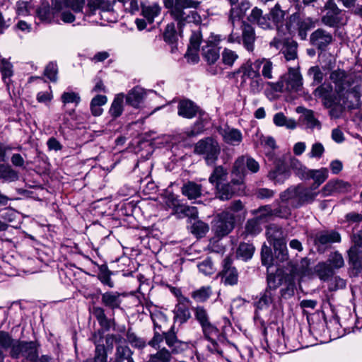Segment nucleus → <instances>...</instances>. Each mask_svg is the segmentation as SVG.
I'll use <instances>...</instances> for the list:
<instances>
[{
    "label": "nucleus",
    "mask_w": 362,
    "mask_h": 362,
    "mask_svg": "<svg viewBox=\"0 0 362 362\" xmlns=\"http://www.w3.org/2000/svg\"><path fill=\"white\" fill-rule=\"evenodd\" d=\"M163 1L165 8L168 10L170 16L177 22L180 28L186 23H201V16L197 11H185L186 8H198L201 4L200 1L197 0H163Z\"/></svg>",
    "instance_id": "obj_1"
},
{
    "label": "nucleus",
    "mask_w": 362,
    "mask_h": 362,
    "mask_svg": "<svg viewBox=\"0 0 362 362\" xmlns=\"http://www.w3.org/2000/svg\"><path fill=\"white\" fill-rule=\"evenodd\" d=\"M37 344L34 341H19L14 340L9 333L0 331V347L11 350V356L18 358L20 354L23 356V362H37Z\"/></svg>",
    "instance_id": "obj_2"
},
{
    "label": "nucleus",
    "mask_w": 362,
    "mask_h": 362,
    "mask_svg": "<svg viewBox=\"0 0 362 362\" xmlns=\"http://www.w3.org/2000/svg\"><path fill=\"white\" fill-rule=\"evenodd\" d=\"M267 86L275 92L297 93L303 88V78L298 69L289 68L277 82H268Z\"/></svg>",
    "instance_id": "obj_3"
},
{
    "label": "nucleus",
    "mask_w": 362,
    "mask_h": 362,
    "mask_svg": "<svg viewBox=\"0 0 362 362\" xmlns=\"http://www.w3.org/2000/svg\"><path fill=\"white\" fill-rule=\"evenodd\" d=\"M330 80L335 85V90L339 97L349 98L353 96L356 100L359 98V93L354 89L351 90L350 87L354 83L352 75L346 74L344 71L338 69L332 71L330 74Z\"/></svg>",
    "instance_id": "obj_4"
},
{
    "label": "nucleus",
    "mask_w": 362,
    "mask_h": 362,
    "mask_svg": "<svg viewBox=\"0 0 362 362\" xmlns=\"http://www.w3.org/2000/svg\"><path fill=\"white\" fill-rule=\"evenodd\" d=\"M221 148L216 140L207 137L199 141L194 146V152L202 155L207 165L214 164L218 159Z\"/></svg>",
    "instance_id": "obj_5"
},
{
    "label": "nucleus",
    "mask_w": 362,
    "mask_h": 362,
    "mask_svg": "<svg viewBox=\"0 0 362 362\" xmlns=\"http://www.w3.org/2000/svg\"><path fill=\"white\" fill-rule=\"evenodd\" d=\"M268 241L273 245L275 255L281 262L288 259V251L286 242L282 236L281 228L277 226H269L267 230Z\"/></svg>",
    "instance_id": "obj_6"
},
{
    "label": "nucleus",
    "mask_w": 362,
    "mask_h": 362,
    "mask_svg": "<svg viewBox=\"0 0 362 362\" xmlns=\"http://www.w3.org/2000/svg\"><path fill=\"white\" fill-rule=\"evenodd\" d=\"M324 8L326 13L322 17V22L325 25L329 27H337L346 23V18L334 0H328Z\"/></svg>",
    "instance_id": "obj_7"
},
{
    "label": "nucleus",
    "mask_w": 362,
    "mask_h": 362,
    "mask_svg": "<svg viewBox=\"0 0 362 362\" xmlns=\"http://www.w3.org/2000/svg\"><path fill=\"white\" fill-rule=\"evenodd\" d=\"M234 223V214L230 211H223L215 220L214 230L217 236L223 237L233 229Z\"/></svg>",
    "instance_id": "obj_8"
},
{
    "label": "nucleus",
    "mask_w": 362,
    "mask_h": 362,
    "mask_svg": "<svg viewBox=\"0 0 362 362\" xmlns=\"http://www.w3.org/2000/svg\"><path fill=\"white\" fill-rule=\"evenodd\" d=\"M274 296V288H272L271 276L268 277V287L263 293L260 294L259 300L255 302V318H259L261 312L269 310L270 305L273 303Z\"/></svg>",
    "instance_id": "obj_9"
},
{
    "label": "nucleus",
    "mask_w": 362,
    "mask_h": 362,
    "mask_svg": "<svg viewBox=\"0 0 362 362\" xmlns=\"http://www.w3.org/2000/svg\"><path fill=\"white\" fill-rule=\"evenodd\" d=\"M341 236L334 230L320 231L315 235L314 243L318 251L324 252L331 244L339 243Z\"/></svg>",
    "instance_id": "obj_10"
},
{
    "label": "nucleus",
    "mask_w": 362,
    "mask_h": 362,
    "mask_svg": "<svg viewBox=\"0 0 362 362\" xmlns=\"http://www.w3.org/2000/svg\"><path fill=\"white\" fill-rule=\"evenodd\" d=\"M189 303V299L180 293V295L177 296V303L173 310L175 322L183 324L190 318Z\"/></svg>",
    "instance_id": "obj_11"
},
{
    "label": "nucleus",
    "mask_w": 362,
    "mask_h": 362,
    "mask_svg": "<svg viewBox=\"0 0 362 362\" xmlns=\"http://www.w3.org/2000/svg\"><path fill=\"white\" fill-rule=\"evenodd\" d=\"M354 245L349 250V262L359 269L362 267V231H359L353 238Z\"/></svg>",
    "instance_id": "obj_12"
},
{
    "label": "nucleus",
    "mask_w": 362,
    "mask_h": 362,
    "mask_svg": "<svg viewBox=\"0 0 362 362\" xmlns=\"http://www.w3.org/2000/svg\"><path fill=\"white\" fill-rule=\"evenodd\" d=\"M238 73L240 74V86H248L253 80L257 78L260 73L257 68H255V64L252 61L248 60L240 66Z\"/></svg>",
    "instance_id": "obj_13"
},
{
    "label": "nucleus",
    "mask_w": 362,
    "mask_h": 362,
    "mask_svg": "<svg viewBox=\"0 0 362 362\" xmlns=\"http://www.w3.org/2000/svg\"><path fill=\"white\" fill-rule=\"evenodd\" d=\"M216 195L221 200H228L235 194H241L245 189V185L240 188L239 185L230 182L223 183L216 187Z\"/></svg>",
    "instance_id": "obj_14"
},
{
    "label": "nucleus",
    "mask_w": 362,
    "mask_h": 362,
    "mask_svg": "<svg viewBox=\"0 0 362 362\" xmlns=\"http://www.w3.org/2000/svg\"><path fill=\"white\" fill-rule=\"evenodd\" d=\"M290 177V170L287 165L279 160L274 169L268 173V177L275 184H283Z\"/></svg>",
    "instance_id": "obj_15"
},
{
    "label": "nucleus",
    "mask_w": 362,
    "mask_h": 362,
    "mask_svg": "<svg viewBox=\"0 0 362 362\" xmlns=\"http://www.w3.org/2000/svg\"><path fill=\"white\" fill-rule=\"evenodd\" d=\"M349 182L342 180H330L322 189V197H327L334 193H346L350 190Z\"/></svg>",
    "instance_id": "obj_16"
},
{
    "label": "nucleus",
    "mask_w": 362,
    "mask_h": 362,
    "mask_svg": "<svg viewBox=\"0 0 362 362\" xmlns=\"http://www.w3.org/2000/svg\"><path fill=\"white\" fill-rule=\"evenodd\" d=\"M91 340L95 345L94 362H107V351L104 345L101 344L103 341V332L101 330L95 332Z\"/></svg>",
    "instance_id": "obj_17"
},
{
    "label": "nucleus",
    "mask_w": 362,
    "mask_h": 362,
    "mask_svg": "<svg viewBox=\"0 0 362 362\" xmlns=\"http://www.w3.org/2000/svg\"><path fill=\"white\" fill-rule=\"evenodd\" d=\"M332 40V35L321 28L316 30L310 35L311 43L320 49H325Z\"/></svg>",
    "instance_id": "obj_18"
},
{
    "label": "nucleus",
    "mask_w": 362,
    "mask_h": 362,
    "mask_svg": "<svg viewBox=\"0 0 362 362\" xmlns=\"http://www.w3.org/2000/svg\"><path fill=\"white\" fill-rule=\"evenodd\" d=\"M291 22L297 21L298 35L301 40L307 37V32L315 26V22L310 18H300L299 13H295L291 16Z\"/></svg>",
    "instance_id": "obj_19"
},
{
    "label": "nucleus",
    "mask_w": 362,
    "mask_h": 362,
    "mask_svg": "<svg viewBox=\"0 0 362 362\" xmlns=\"http://www.w3.org/2000/svg\"><path fill=\"white\" fill-rule=\"evenodd\" d=\"M245 168L246 157H239L234 163L232 175H235L237 177L232 178V183L233 185H239L240 188L243 187V183H244Z\"/></svg>",
    "instance_id": "obj_20"
},
{
    "label": "nucleus",
    "mask_w": 362,
    "mask_h": 362,
    "mask_svg": "<svg viewBox=\"0 0 362 362\" xmlns=\"http://www.w3.org/2000/svg\"><path fill=\"white\" fill-rule=\"evenodd\" d=\"M242 28V40L244 47L249 52H252L255 47L256 35L254 28L248 23L243 22Z\"/></svg>",
    "instance_id": "obj_21"
},
{
    "label": "nucleus",
    "mask_w": 362,
    "mask_h": 362,
    "mask_svg": "<svg viewBox=\"0 0 362 362\" xmlns=\"http://www.w3.org/2000/svg\"><path fill=\"white\" fill-rule=\"evenodd\" d=\"M147 92L141 87L136 86L129 91L126 102L134 108H139L146 98Z\"/></svg>",
    "instance_id": "obj_22"
},
{
    "label": "nucleus",
    "mask_w": 362,
    "mask_h": 362,
    "mask_svg": "<svg viewBox=\"0 0 362 362\" xmlns=\"http://www.w3.org/2000/svg\"><path fill=\"white\" fill-rule=\"evenodd\" d=\"M223 141L230 145L238 146L243 140V134L241 132L235 128L226 127L219 131Z\"/></svg>",
    "instance_id": "obj_23"
},
{
    "label": "nucleus",
    "mask_w": 362,
    "mask_h": 362,
    "mask_svg": "<svg viewBox=\"0 0 362 362\" xmlns=\"http://www.w3.org/2000/svg\"><path fill=\"white\" fill-rule=\"evenodd\" d=\"M255 68H257L258 71L261 69V76L265 79H272L274 64L273 62L267 58H259L253 61Z\"/></svg>",
    "instance_id": "obj_24"
},
{
    "label": "nucleus",
    "mask_w": 362,
    "mask_h": 362,
    "mask_svg": "<svg viewBox=\"0 0 362 362\" xmlns=\"http://www.w3.org/2000/svg\"><path fill=\"white\" fill-rule=\"evenodd\" d=\"M320 192V191L314 189L313 186L310 188L298 186V199L297 202V207L313 202Z\"/></svg>",
    "instance_id": "obj_25"
},
{
    "label": "nucleus",
    "mask_w": 362,
    "mask_h": 362,
    "mask_svg": "<svg viewBox=\"0 0 362 362\" xmlns=\"http://www.w3.org/2000/svg\"><path fill=\"white\" fill-rule=\"evenodd\" d=\"M54 8L62 10L64 8H70L75 13L82 12L85 5V0H53Z\"/></svg>",
    "instance_id": "obj_26"
},
{
    "label": "nucleus",
    "mask_w": 362,
    "mask_h": 362,
    "mask_svg": "<svg viewBox=\"0 0 362 362\" xmlns=\"http://www.w3.org/2000/svg\"><path fill=\"white\" fill-rule=\"evenodd\" d=\"M202 55L209 65L214 64L220 58V47L216 45H204L202 47Z\"/></svg>",
    "instance_id": "obj_27"
},
{
    "label": "nucleus",
    "mask_w": 362,
    "mask_h": 362,
    "mask_svg": "<svg viewBox=\"0 0 362 362\" xmlns=\"http://www.w3.org/2000/svg\"><path fill=\"white\" fill-rule=\"evenodd\" d=\"M101 302L112 310L119 308L122 303L121 295L114 291L105 292L102 294Z\"/></svg>",
    "instance_id": "obj_28"
},
{
    "label": "nucleus",
    "mask_w": 362,
    "mask_h": 362,
    "mask_svg": "<svg viewBox=\"0 0 362 362\" xmlns=\"http://www.w3.org/2000/svg\"><path fill=\"white\" fill-rule=\"evenodd\" d=\"M223 279L225 284L235 285L238 283V272L235 268L231 267L229 257L224 259Z\"/></svg>",
    "instance_id": "obj_29"
},
{
    "label": "nucleus",
    "mask_w": 362,
    "mask_h": 362,
    "mask_svg": "<svg viewBox=\"0 0 362 362\" xmlns=\"http://www.w3.org/2000/svg\"><path fill=\"white\" fill-rule=\"evenodd\" d=\"M307 176L314 180L312 186L314 187V189H317L319 186L327 179L328 170L326 168H322L318 170H308Z\"/></svg>",
    "instance_id": "obj_30"
},
{
    "label": "nucleus",
    "mask_w": 362,
    "mask_h": 362,
    "mask_svg": "<svg viewBox=\"0 0 362 362\" xmlns=\"http://www.w3.org/2000/svg\"><path fill=\"white\" fill-rule=\"evenodd\" d=\"M198 112V107L190 100H182L178 105V115L185 118L194 117Z\"/></svg>",
    "instance_id": "obj_31"
},
{
    "label": "nucleus",
    "mask_w": 362,
    "mask_h": 362,
    "mask_svg": "<svg viewBox=\"0 0 362 362\" xmlns=\"http://www.w3.org/2000/svg\"><path fill=\"white\" fill-rule=\"evenodd\" d=\"M124 93H119L115 95L108 111L112 118L116 119L122 114L124 110Z\"/></svg>",
    "instance_id": "obj_32"
},
{
    "label": "nucleus",
    "mask_w": 362,
    "mask_h": 362,
    "mask_svg": "<svg viewBox=\"0 0 362 362\" xmlns=\"http://www.w3.org/2000/svg\"><path fill=\"white\" fill-rule=\"evenodd\" d=\"M228 172L221 165L216 166L209 178V181L215 187L222 185L227 180Z\"/></svg>",
    "instance_id": "obj_33"
},
{
    "label": "nucleus",
    "mask_w": 362,
    "mask_h": 362,
    "mask_svg": "<svg viewBox=\"0 0 362 362\" xmlns=\"http://www.w3.org/2000/svg\"><path fill=\"white\" fill-rule=\"evenodd\" d=\"M182 194L189 199H196L202 194V187L193 182H188L182 187Z\"/></svg>",
    "instance_id": "obj_34"
},
{
    "label": "nucleus",
    "mask_w": 362,
    "mask_h": 362,
    "mask_svg": "<svg viewBox=\"0 0 362 362\" xmlns=\"http://www.w3.org/2000/svg\"><path fill=\"white\" fill-rule=\"evenodd\" d=\"M273 122L277 127H285L288 129H295L297 127L295 119L286 117L282 112L274 115Z\"/></svg>",
    "instance_id": "obj_35"
},
{
    "label": "nucleus",
    "mask_w": 362,
    "mask_h": 362,
    "mask_svg": "<svg viewBox=\"0 0 362 362\" xmlns=\"http://www.w3.org/2000/svg\"><path fill=\"white\" fill-rule=\"evenodd\" d=\"M160 6L156 3L151 6L141 5L142 15L150 23H153L154 18L160 14Z\"/></svg>",
    "instance_id": "obj_36"
},
{
    "label": "nucleus",
    "mask_w": 362,
    "mask_h": 362,
    "mask_svg": "<svg viewBox=\"0 0 362 362\" xmlns=\"http://www.w3.org/2000/svg\"><path fill=\"white\" fill-rule=\"evenodd\" d=\"M334 269L327 262H319L315 272L321 280L325 281L333 274Z\"/></svg>",
    "instance_id": "obj_37"
},
{
    "label": "nucleus",
    "mask_w": 362,
    "mask_h": 362,
    "mask_svg": "<svg viewBox=\"0 0 362 362\" xmlns=\"http://www.w3.org/2000/svg\"><path fill=\"white\" fill-rule=\"evenodd\" d=\"M298 186L295 187H290L284 191L281 194V199L283 202H290V204L297 207V202L298 199Z\"/></svg>",
    "instance_id": "obj_38"
},
{
    "label": "nucleus",
    "mask_w": 362,
    "mask_h": 362,
    "mask_svg": "<svg viewBox=\"0 0 362 362\" xmlns=\"http://www.w3.org/2000/svg\"><path fill=\"white\" fill-rule=\"evenodd\" d=\"M171 359V352L163 347L156 354H151L147 362H170Z\"/></svg>",
    "instance_id": "obj_39"
},
{
    "label": "nucleus",
    "mask_w": 362,
    "mask_h": 362,
    "mask_svg": "<svg viewBox=\"0 0 362 362\" xmlns=\"http://www.w3.org/2000/svg\"><path fill=\"white\" fill-rule=\"evenodd\" d=\"M0 71L3 81L8 86L13 74V65L7 59H2L0 62Z\"/></svg>",
    "instance_id": "obj_40"
},
{
    "label": "nucleus",
    "mask_w": 362,
    "mask_h": 362,
    "mask_svg": "<svg viewBox=\"0 0 362 362\" xmlns=\"http://www.w3.org/2000/svg\"><path fill=\"white\" fill-rule=\"evenodd\" d=\"M175 215L179 218L189 217L194 219L198 216V211L195 206L180 205V206L176 209Z\"/></svg>",
    "instance_id": "obj_41"
},
{
    "label": "nucleus",
    "mask_w": 362,
    "mask_h": 362,
    "mask_svg": "<svg viewBox=\"0 0 362 362\" xmlns=\"http://www.w3.org/2000/svg\"><path fill=\"white\" fill-rule=\"evenodd\" d=\"M212 293V290L211 286H202L199 289L194 291L191 296L192 298L197 301V302H205L209 299Z\"/></svg>",
    "instance_id": "obj_42"
},
{
    "label": "nucleus",
    "mask_w": 362,
    "mask_h": 362,
    "mask_svg": "<svg viewBox=\"0 0 362 362\" xmlns=\"http://www.w3.org/2000/svg\"><path fill=\"white\" fill-rule=\"evenodd\" d=\"M162 203L168 209L173 210V214H176V209L180 206L179 200L173 193L166 192L162 197Z\"/></svg>",
    "instance_id": "obj_43"
},
{
    "label": "nucleus",
    "mask_w": 362,
    "mask_h": 362,
    "mask_svg": "<svg viewBox=\"0 0 362 362\" xmlns=\"http://www.w3.org/2000/svg\"><path fill=\"white\" fill-rule=\"evenodd\" d=\"M285 16L286 12L281 9L279 4H276V5L270 10L269 12L271 21L276 25L283 23Z\"/></svg>",
    "instance_id": "obj_44"
},
{
    "label": "nucleus",
    "mask_w": 362,
    "mask_h": 362,
    "mask_svg": "<svg viewBox=\"0 0 362 362\" xmlns=\"http://www.w3.org/2000/svg\"><path fill=\"white\" fill-rule=\"evenodd\" d=\"M254 252L255 247L252 245L243 243L240 244L237 250V255L246 261L252 258Z\"/></svg>",
    "instance_id": "obj_45"
},
{
    "label": "nucleus",
    "mask_w": 362,
    "mask_h": 362,
    "mask_svg": "<svg viewBox=\"0 0 362 362\" xmlns=\"http://www.w3.org/2000/svg\"><path fill=\"white\" fill-rule=\"evenodd\" d=\"M163 334L166 344L170 349H172L171 354L177 353V351L175 349V346L177 343H180V341L177 339L175 332H174V327L172 326L170 330L168 332H163Z\"/></svg>",
    "instance_id": "obj_46"
},
{
    "label": "nucleus",
    "mask_w": 362,
    "mask_h": 362,
    "mask_svg": "<svg viewBox=\"0 0 362 362\" xmlns=\"http://www.w3.org/2000/svg\"><path fill=\"white\" fill-rule=\"evenodd\" d=\"M0 178L8 182H12L18 180V175L11 166L0 165Z\"/></svg>",
    "instance_id": "obj_47"
},
{
    "label": "nucleus",
    "mask_w": 362,
    "mask_h": 362,
    "mask_svg": "<svg viewBox=\"0 0 362 362\" xmlns=\"http://www.w3.org/2000/svg\"><path fill=\"white\" fill-rule=\"evenodd\" d=\"M267 83H265L263 80V78L261 76V74L256 78L255 80L252 81V83H249L248 90L252 95H257L260 93L264 88L265 84L267 85Z\"/></svg>",
    "instance_id": "obj_48"
},
{
    "label": "nucleus",
    "mask_w": 362,
    "mask_h": 362,
    "mask_svg": "<svg viewBox=\"0 0 362 362\" xmlns=\"http://www.w3.org/2000/svg\"><path fill=\"white\" fill-rule=\"evenodd\" d=\"M327 262L334 269H338L344 267V260L342 255L339 252L330 253Z\"/></svg>",
    "instance_id": "obj_49"
},
{
    "label": "nucleus",
    "mask_w": 362,
    "mask_h": 362,
    "mask_svg": "<svg viewBox=\"0 0 362 362\" xmlns=\"http://www.w3.org/2000/svg\"><path fill=\"white\" fill-rule=\"evenodd\" d=\"M281 52L284 55L286 60L290 61L297 57V45L293 42H288Z\"/></svg>",
    "instance_id": "obj_50"
},
{
    "label": "nucleus",
    "mask_w": 362,
    "mask_h": 362,
    "mask_svg": "<svg viewBox=\"0 0 362 362\" xmlns=\"http://www.w3.org/2000/svg\"><path fill=\"white\" fill-rule=\"evenodd\" d=\"M260 221L256 217L248 220L245 225V233L247 235H255L258 234L262 230Z\"/></svg>",
    "instance_id": "obj_51"
},
{
    "label": "nucleus",
    "mask_w": 362,
    "mask_h": 362,
    "mask_svg": "<svg viewBox=\"0 0 362 362\" xmlns=\"http://www.w3.org/2000/svg\"><path fill=\"white\" fill-rule=\"evenodd\" d=\"M90 10L101 9L109 11L112 8V4L106 0H89L88 3Z\"/></svg>",
    "instance_id": "obj_52"
},
{
    "label": "nucleus",
    "mask_w": 362,
    "mask_h": 362,
    "mask_svg": "<svg viewBox=\"0 0 362 362\" xmlns=\"http://www.w3.org/2000/svg\"><path fill=\"white\" fill-rule=\"evenodd\" d=\"M209 229V226L202 221H195L191 227L192 233L199 238L204 236Z\"/></svg>",
    "instance_id": "obj_53"
},
{
    "label": "nucleus",
    "mask_w": 362,
    "mask_h": 362,
    "mask_svg": "<svg viewBox=\"0 0 362 362\" xmlns=\"http://www.w3.org/2000/svg\"><path fill=\"white\" fill-rule=\"evenodd\" d=\"M177 37L175 25L174 23H168L165 29L164 40L165 42L173 44L176 42Z\"/></svg>",
    "instance_id": "obj_54"
},
{
    "label": "nucleus",
    "mask_w": 362,
    "mask_h": 362,
    "mask_svg": "<svg viewBox=\"0 0 362 362\" xmlns=\"http://www.w3.org/2000/svg\"><path fill=\"white\" fill-rule=\"evenodd\" d=\"M238 58V55L231 49L225 48L222 52V62L228 66H232Z\"/></svg>",
    "instance_id": "obj_55"
},
{
    "label": "nucleus",
    "mask_w": 362,
    "mask_h": 362,
    "mask_svg": "<svg viewBox=\"0 0 362 362\" xmlns=\"http://www.w3.org/2000/svg\"><path fill=\"white\" fill-rule=\"evenodd\" d=\"M197 267L199 271L206 276L211 275L215 272V268L209 258H206L198 264Z\"/></svg>",
    "instance_id": "obj_56"
},
{
    "label": "nucleus",
    "mask_w": 362,
    "mask_h": 362,
    "mask_svg": "<svg viewBox=\"0 0 362 362\" xmlns=\"http://www.w3.org/2000/svg\"><path fill=\"white\" fill-rule=\"evenodd\" d=\"M202 328L205 337L208 339H212L219 335V331L215 325L210 322L202 325Z\"/></svg>",
    "instance_id": "obj_57"
},
{
    "label": "nucleus",
    "mask_w": 362,
    "mask_h": 362,
    "mask_svg": "<svg viewBox=\"0 0 362 362\" xmlns=\"http://www.w3.org/2000/svg\"><path fill=\"white\" fill-rule=\"evenodd\" d=\"M61 100L64 105L74 103L77 105L81 101V97L78 93L73 91L64 92L61 96Z\"/></svg>",
    "instance_id": "obj_58"
},
{
    "label": "nucleus",
    "mask_w": 362,
    "mask_h": 362,
    "mask_svg": "<svg viewBox=\"0 0 362 362\" xmlns=\"http://www.w3.org/2000/svg\"><path fill=\"white\" fill-rule=\"evenodd\" d=\"M58 67L54 62H49L45 67L44 71L45 76L52 82L57 80Z\"/></svg>",
    "instance_id": "obj_59"
},
{
    "label": "nucleus",
    "mask_w": 362,
    "mask_h": 362,
    "mask_svg": "<svg viewBox=\"0 0 362 362\" xmlns=\"http://www.w3.org/2000/svg\"><path fill=\"white\" fill-rule=\"evenodd\" d=\"M304 118L306 126L310 129H320V122L315 117L313 112L311 110H305L304 112Z\"/></svg>",
    "instance_id": "obj_60"
},
{
    "label": "nucleus",
    "mask_w": 362,
    "mask_h": 362,
    "mask_svg": "<svg viewBox=\"0 0 362 362\" xmlns=\"http://www.w3.org/2000/svg\"><path fill=\"white\" fill-rule=\"evenodd\" d=\"M325 151V147L322 143L315 142L311 146L308 156L311 158L320 159L323 156Z\"/></svg>",
    "instance_id": "obj_61"
},
{
    "label": "nucleus",
    "mask_w": 362,
    "mask_h": 362,
    "mask_svg": "<svg viewBox=\"0 0 362 362\" xmlns=\"http://www.w3.org/2000/svg\"><path fill=\"white\" fill-rule=\"evenodd\" d=\"M196 320L201 326L209 322V315L206 310L202 306H197L194 309Z\"/></svg>",
    "instance_id": "obj_62"
},
{
    "label": "nucleus",
    "mask_w": 362,
    "mask_h": 362,
    "mask_svg": "<svg viewBox=\"0 0 362 362\" xmlns=\"http://www.w3.org/2000/svg\"><path fill=\"white\" fill-rule=\"evenodd\" d=\"M254 214L257 219L263 221L274 216V211L269 206H263L255 211Z\"/></svg>",
    "instance_id": "obj_63"
},
{
    "label": "nucleus",
    "mask_w": 362,
    "mask_h": 362,
    "mask_svg": "<svg viewBox=\"0 0 362 362\" xmlns=\"http://www.w3.org/2000/svg\"><path fill=\"white\" fill-rule=\"evenodd\" d=\"M262 264L270 267L272 264L273 257L271 248L266 245H263L261 252Z\"/></svg>",
    "instance_id": "obj_64"
}]
</instances>
